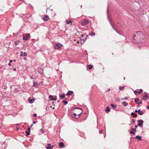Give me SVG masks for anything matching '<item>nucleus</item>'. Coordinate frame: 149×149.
I'll list each match as a JSON object with an SVG mask.
<instances>
[{
  "mask_svg": "<svg viewBox=\"0 0 149 149\" xmlns=\"http://www.w3.org/2000/svg\"><path fill=\"white\" fill-rule=\"evenodd\" d=\"M136 32H134L135 35L133 36V38L136 42L139 44L144 42L145 38L144 34L140 31Z\"/></svg>",
  "mask_w": 149,
  "mask_h": 149,
  "instance_id": "nucleus-1",
  "label": "nucleus"
},
{
  "mask_svg": "<svg viewBox=\"0 0 149 149\" xmlns=\"http://www.w3.org/2000/svg\"><path fill=\"white\" fill-rule=\"evenodd\" d=\"M89 20L87 19H84L83 20L82 23L81 25L83 26H84L85 27H88L87 25L89 24Z\"/></svg>",
  "mask_w": 149,
  "mask_h": 149,
  "instance_id": "nucleus-2",
  "label": "nucleus"
},
{
  "mask_svg": "<svg viewBox=\"0 0 149 149\" xmlns=\"http://www.w3.org/2000/svg\"><path fill=\"white\" fill-rule=\"evenodd\" d=\"M81 36L83 38L82 39H81V42H84L85 41V40H86V38H87L88 37V36L86 34H84L81 35Z\"/></svg>",
  "mask_w": 149,
  "mask_h": 149,
  "instance_id": "nucleus-3",
  "label": "nucleus"
},
{
  "mask_svg": "<svg viewBox=\"0 0 149 149\" xmlns=\"http://www.w3.org/2000/svg\"><path fill=\"white\" fill-rule=\"evenodd\" d=\"M81 114V112H80V113L78 114V115H77L76 113H74L72 114V116L73 117L78 119L80 117V115Z\"/></svg>",
  "mask_w": 149,
  "mask_h": 149,
  "instance_id": "nucleus-4",
  "label": "nucleus"
},
{
  "mask_svg": "<svg viewBox=\"0 0 149 149\" xmlns=\"http://www.w3.org/2000/svg\"><path fill=\"white\" fill-rule=\"evenodd\" d=\"M62 46V45L60 43L57 44L54 46V47L55 49H58Z\"/></svg>",
  "mask_w": 149,
  "mask_h": 149,
  "instance_id": "nucleus-5",
  "label": "nucleus"
},
{
  "mask_svg": "<svg viewBox=\"0 0 149 149\" xmlns=\"http://www.w3.org/2000/svg\"><path fill=\"white\" fill-rule=\"evenodd\" d=\"M137 122L139 123L138 125L139 127H141L142 125H143V120H138Z\"/></svg>",
  "mask_w": 149,
  "mask_h": 149,
  "instance_id": "nucleus-6",
  "label": "nucleus"
},
{
  "mask_svg": "<svg viewBox=\"0 0 149 149\" xmlns=\"http://www.w3.org/2000/svg\"><path fill=\"white\" fill-rule=\"evenodd\" d=\"M30 35L29 34H27L26 35L23 37V39L25 40H26L28 38H30Z\"/></svg>",
  "mask_w": 149,
  "mask_h": 149,
  "instance_id": "nucleus-7",
  "label": "nucleus"
},
{
  "mask_svg": "<svg viewBox=\"0 0 149 149\" xmlns=\"http://www.w3.org/2000/svg\"><path fill=\"white\" fill-rule=\"evenodd\" d=\"M136 131V129L135 128H132L131 131L130 132V133L131 134H135L134 132Z\"/></svg>",
  "mask_w": 149,
  "mask_h": 149,
  "instance_id": "nucleus-8",
  "label": "nucleus"
},
{
  "mask_svg": "<svg viewBox=\"0 0 149 149\" xmlns=\"http://www.w3.org/2000/svg\"><path fill=\"white\" fill-rule=\"evenodd\" d=\"M42 19L44 21H47L49 19V17L48 15H46Z\"/></svg>",
  "mask_w": 149,
  "mask_h": 149,
  "instance_id": "nucleus-9",
  "label": "nucleus"
},
{
  "mask_svg": "<svg viewBox=\"0 0 149 149\" xmlns=\"http://www.w3.org/2000/svg\"><path fill=\"white\" fill-rule=\"evenodd\" d=\"M73 93V91H69L67 92L66 95L68 96H70L72 95Z\"/></svg>",
  "mask_w": 149,
  "mask_h": 149,
  "instance_id": "nucleus-10",
  "label": "nucleus"
},
{
  "mask_svg": "<svg viewBox=\"0 0 149 149\" xmlns=\"http://www.w3.org/2000/svg\"><path fill=\"white\" fill-rule=\"evenodd\" d=\"M21 56H26L27 55V53L25 52H21V53L20 54Z\"/></svg>",
  "mask_w": 149,
  "mask_h": 149,
  "instance_id": "nucleus-11",
  "label": "nucleus"
},
{
  "mask_svg": "<svg viewBox=\"0 0 149 149\" xmlns=\"http://www.w3.org/2000/svg\"><path fill=\"white\" fill-rule=\"evenodd\" d=\"M59 146L61 148H64V145L63 143L62 142H61L59 143Z\"/></svg>",
  "mask_w": 149,
  "mask_h": 149,
  "instance_id": "nucleus-12",
  "label": "nucleus"
},
{
  "mask_svg": "<svg viewBox=\"0 0 149 149\" xmlns=\"http://www.w3.org/2000/svg\"><path fill=\"white\" fill-rule=\"evenodd\" d=\"M59 97L60 98L63 99L65 97V95L64 94H60L59 95Z\"/></svg>",
  "mask_w": 149,
  "mask_h": 149,
  "instance_id": "nucleus-13",
  "label": "nucleus"
},
{
  "mask_svg": "<svg viewBox=\"0 0 149 149\" xmlns=\"http://www.w3.org/2000/svg\"><path fill=\"white\" fill-rule=\"evenodd\" d=\"M148 96L147 95V94H146L143 97V99L144 100H147Z\"/></svg>",
  "mask_w": 149,
  "mask_h": 149,
  "instance_id": "nucleus-14",
  "label": "nucleus"
},
{
  "mask_svg": "<svg viewBox=\"0 0 149 149\" xmlns=\"http://www.w3.org/2000/svg\"><path fill=\"white\" fill-rule=\"evenodd\" d=\"M33 86L35 87H37L38 86V84L37 83L33 81Z\"/></svg>",
  "mask_w": 149,
  "mask_h": 149,
  "instance_id": "nucleus-15",
  "label": "nucleus"
},
{
  "mask_svg": "<svg viewBox=\"0 0 149 149\" xmlns=\"http://www.w3.org/2000/svg\"><path fill=\"white\" fill-rule=\"evenodd\" d=\"M131 115H132L134 117L136 118L137 116V114L134 113L132 112L131 113Z\"/></svg>",
  "mask_w": 149,
  "mask_h": 149,
  "instance_id": "nucleus-16",
  "label": "nucleus"
},
{
  "mask_svg": "<svg viewBox=\"0 0 149 149\" xmlns=\"http://www.w3.org/2000/svg\"><path fill=\"white\" fill-rule=\"evenodd\" d=\"M28 100H29V102L30 104L32 103L33 102V101H34V99H31L29 98Z\"/></svg>",
  "mask_w": 149,
  "mask_h": 149,
  "instance_id": "nucleus-17",
  "label": "nucleus"
},
{
  "mask_svg": "<svg viewBox=\"0 0 149 149\" xmlns=\"http://www.w3.org/2000/svg\"><path fill=\"white\" fill-rule=\"evenodd\" d=\"M139 111L138 112V113L140 115H142L143 114V112L142 111H141L140 109L139 110Z\"/></svg>",
  "mask_w": 149,
  "mask_h": 149,
  "instance_id": "nucleus-18",
  "label": "nucleus"
},
{
  "mask_svg": "<svg viewBox=\"0 0 149 149\" xmlns=\"http://www.w3.org/2000/svg\"><path fill=\"white\" fill-rule=\"evenodd\" d=\"M136 139H138L139 140H140L141 139V136L137 135L136 136Z\"/></svg>",
  "mask_w": 149,
  "mask_h": 149,
  "instance_id": "nucleus-19",
  "label": "nucleus"
},
{
  "mask_svg": "<svg viewBox=\"0 0 149 149\" xmlns=\"http://www.w3.org/2000/svg\"><path fill=\"white\" fill-rule=\"evenodd\" d=\"M110 111V109L109 107H107L105 109L106 112H109Z\"/></svg>",
  "mask_w": 149,
  "mask_h": 149,
  "instance_id": "nucleus-20",
  "label": "nucleus"
},
{
  "mask_svg": "<svg viewBox=\"0 0 149 149\" xmlns=\"http://www.w3.org/2000/svg\"><path fill=\"white\" fill-rule=\"evenodd\" d=\"M110 105L114 109L116 108V106L114 105L113 104H111Z\"/></svg>",
  "mask_w": 149,
  "mask_h": 149,
  "instance_id": "nucleus-21",
  "label": "nucleus"
},
{
  "mask_svg": "<svg viewBox=\"0 0 149 149\" xmlns=\"http://www.w3.org/2000/svg\"><path fill=\"white\" fill-rule=\"evenodd\" d=\"M123 104L125 106H127L128 105V103L126 102H123Z\"/></svg>",
  "mask_w": 149,
  "mask_h": 149,
  "instance_id": "nucleus-22",
  "label": "nucleus"
},
{
  "mask_svg": "<svg viewBox=\"0 0 149 149\" xmlns=\"http://www.w3.org/2000/svg\"><path fill=\"white\" fill-rule=\"evenodd\" d=\"M93 68V66L92 65H88V68L89 69H91L92 68Z\"/></svg>",
  "mask_w": 149,
  "mask_h": 149,
  "instance_id": "nucleus-23",
  "label": "nucleus"
},
{
  "mask_svg": "<svg viewBox=\"0 0 149 149\" xmlns=\"http://www.w3.org/2000/svg\"><path fill=\"white\" fill-rule=\"evenodd\" d=\"M124 88V86L122 87L121 86H120L119 87V89L120 91L122 90Z\"/></svg>",
  "mask_w": 149,
  "mask_h": 149,
  "instance_id": "nucleus-24",
  "label": "nucleus"
},
{
  "mask_svg": "<svg viewBox=\"0 0 149 149\" xmlns=\"http://www.w3.org/2000/svg\"><path fill=\"white\" fill-rule=\"evenodd\" d=\"M49 100L50 101H52V100L51 99H53V96L52 95H50L49 96Z\"/></svg>",
  "mask_w": 149,
  "mask_h": 149,
  "instance_id": "nucleus-25",
  "label": "nucleus"
},
{
  "mask_svg": "<svg viewBox=\"0 0 149 149\" xmlns=\"http://www.w3.org/2000/svg\"><path fill=\"white\" fill-rule=\"evenodd\" d=\"M90 34L92 36H95V33L94 32H93L92 31H91V33H90Z\"/></svg>",
  "mask_w": 149,
  "mask_h": 149,
  "instance_id": "nucleus-26",
  "label": "nucleus"
},
{
  "mask_svg": "<svg viewBox=\"0 0 149 149\" xmlns=\"http://www.w3.org/2000/svg\"><path fill=\"white\" fill-rule=\"evenodd\" d=\"M139 99L138 98H136L135 99L134 101L136 103H137V102L139 101Z\"/></svg>",
  "mask_w": 149,
  "mask_h": 149,
  "instance_id": "nucleus-27",
  "label": "nucleus"
},
{
  "mask_svg": "<svg viewBox=\"0 0 149 149\" xmlns=\"http://www.w3.org/2000/svg\"><path fill=\"white\" fill-rule=\"evenodd\" d=\"M54 147V146H51V147H46V149H52V148Z\"/></svg>",
  "mask_w": 149,
  "mask_h": 149,
  "instance_id": "nucleus-28",
  "label": "nucleus"
},
{
  "mask_svg": "<svg viewBox=\"0 0 149 149\" xmlns=\"http://www.w3.org/2000/svg\"><path fill=\"white\" fill-rule=\"evenodd\" d=\"M143 92V91L142 90V89H140V91H138V93L139 94H141Z\"/></svg>",
  "mask_w": 149,
  "mask_h": 149,
  "instance_id": "nucleus-29",
  "label": "nucleus"
},
{
  "mask_svg": "<svg viewBox=\"0 0 149 149\" xmlns=\"http://www.w3.org/2000/svg\"><path fill=\"white\" fill-rule=\"evenodd\" d=\"M26 132V136L29 135L30 134V131H27Z\"/></svg>",
  "mask_w": 149,
  "mask_h": 149,
  "instance_id": "nucleus-30",
  "label": "nucleus"
},
{
  "mask_svg": "<svg viewBox=\"0 0 149 149\" xmlns=\"http://www.w3.org/2000/svg\"><path fill=\"white\" fill-rule=\"evenodd\" d=\"M66 21H67V23L68 24H69L70 23H72V21L71 20H70L69 21H67V20H66Z\"/></svg>",
  "mask_w": 149,
  "mask_h": 149,
  "instance_id": "nucleus-31",
  "label": "nucleus"
},
{
  "mask_svg": "<svg viewBox=\"0 0 149 149\" xmlns=\"http://www.w3.org/2000/svg\"><path fill=\"white\" fill-rule=\"evenodd\" d=\"M55 98L51 99L52 100L55 101L57 100L56 96H55Z\"/></svg>",
  "mask_w": 149,
  "mask_h": 149,
  "instance_id": "nucleus-32",
  "label": "nucleus"
},
{
  "mask_svg": "<svg viewBox=\"0 0 149 149\" xmlns=\"http://www.w3.org/2000/svg\"><path fill=\"white\" fill-rule=\"evenodd\" d=\"M15 46H16L18 44L19 42L18 41H15Z\"/></svg>",
  "mask_w": 149,
  "mask_h": 149,
  "instance_id": "nucleus-33",
  "label": "nucleus"
},
{
  "mask_svg": "<svg viewBox=\"0 0 149 149\" xmlns=\"http://www.w3.org/2000/svg\"><path fill=\"white\" fill-rule=\"evenodd\" d=\"M63 102L65 104V105L66 104L68 103V102L67 101H63Z\"/></svg>",
  "mask_w": 149,
  "mask_h": 149,
  "instance_id": "nucleus-34",
  "label": "nucleus"
},
{
  "mask_svg": "<svg viewBox=\"0 0 149 149\" xmlns=\"http://www.w3.org/2000/svg\"><path fill=\"white\" fill-rule=\"evenodd\" d=\"M128 99V97H125L124 98V100H126L127 99ZM121 100H123V98H122V99H121Z\"/></svg>",
  "mask_w": 149,
  "mask_h": 149,
  "instance_id": "nucleus-35",
  "label": "nucleus"
},
{
  "mask_svg": "<svg viewBox=\"0 0 149 149\" xmlns=\"http://www.w3.org/2000/svg\"><path fill=\"white\" fill-rule=\"evenodd\" d=\"M76 109H80L81 110V113H82L83 112V111H82V109H81L80 108H78V107H77V108H76Z\"/></svg>",
  "mask_w": 149,
  "mask_h": 149,
  "instance_id": "nucleus-36",
  "label": "nucleus"
},
{
  "mask_svg": "<svg viewBox=\"0 0 149 149\" xmlns=\"http://www.w3.org/2000/svg\"><path fill=\"white\" fill-rule=\"evenodd\" d=\"M40 131L42 133H43L44 132V130L42 129H41L40 130Z\"/></svg>",
  "mask_w": 149,
  "mask_h": 149,
  "instance_id": "nucleus-37",
  "label": "nucleus"
},
{
  "mask_svg": "<svg viewBox=\"0 0 149 149\" xmlns=\"http://www.w3.org/2000/svg\"><path fill=\"white\" fill-rule=\"evenodd\" d=\"M134 93L136 94L137 93H138V91H134Z\"/></svg>",
  "mask_w": 149,
  "mask_h": 149,
  "instance_id": "nucleus-38",
  "label": "nucleus"
},
{
  "mask_svg": "<svg viewBox=\"0 0 149 149\" xmlns=\"http://www.w3.org/2000/svg\"><path fill=\"white\" fill-rule=\"evenodd\" d=\"M142 103V102H139L137 103V104H141Z\"/></svg>",
  "mask_w": 149,
  "mask_h": 149,
  "instance_id": "nucleus-39",
  "label": "nucleus"
},
{
  "mask_svg": "<svg viewBox=\"0 0 149 149\" xmlns=\"http://www.w3.org/2000/svg\"><path fill=\"white\" fill-rule=\"evenodd\" d=\"M47 146H48L47 147H51L50 146H51V145L50 144L48 143L47 144Z\"/></svg>",
  "mask_w": 149,
  "mask_h": 149,
  "instance_id": "nucleus-40",
  "label": "nucleus"
},
{
  "mask_svg": "<svg viewBox=\"0 0 149 149\" xmlns=\"http://www.w3.org/2000/svg\"><path fill=\"white\" fill-rule=\"evenodd\" d=\"M37 116V115L36 113H34L33 114V116L34 117H36Z\"/></svg>",
  "mask_w": 149,
  "mask_h": 149,
  "instance_id": "nucleus-41",
  "label": "nucleus"
},
{
  "mask_svg": "<svg viewBox=\"0 0 149 149\" xmlns=\"http://www.w3.org/2000/svg\"><path fill=\"white\" fill-rule=\"evenodd\" d=\"M37 123V121H33V123L34 124H36Z\"/></svg>",
  "mask_w": 149,
  "mask_h": 149,
  "instance_id": "nucleus-42",
  "label": "nucleus"
},
{
  "mask_svg": "<svg viewBox=\"0 0 149 149\" xmlns=\"http://www.w3.org/2000/svg\"><path fill=\"white\" fill-rule=\"evenodd\" d=\"M135 120L134 119H133L132 120V122L134 123L135 122Z\"/></svg>",
  "mask_w": 149,
  "mask_h": 149,
  "instance_id": "nucleus-43",
  "label": "nucleus"
},
{
  "mask_svg": "<svg viewBox=\"0 0 149 149\" xmlns=\"http://www.w3.org/2000/svg\"><path fill=\"white\" fill-rule=\"evenodd\" d=\"M30 129H31V128L30 127H29L28 128V131H30Z\"/></svg>",
  "mask_w": 149,
  "mask_h": 149,
  "instance_id": "nucleus-44",
  "label": "nucleus"
},
{
  "mask_svg": "<svg viewBox=\"0 0 149 149\" xmlns=\"http://www.w3.org/2000/svg\"><path fill=\"white\" fill-rule=\"evenodd\" d=\"M102 130H100V131H99V133H102Z\"/></svg>",
  "mask_w": 149,
  "mask_h": 149,
  "instance_id": "nucleus-45",
  "label": "nucleus"
},
{
  "mask_svg": "<svg viewBox=\"0 0 149 149\" xmlns=\"http://www.w3.org/2000/svg\"><path fill=\"white\" fill-rule=\"evenodd\" d=\"M139 111V110H135V112H136V113H137V112H138Z\"/></svg>",
  "mask_w": 149,
  "mask_h": 149,
  "instance_id": "nucleus-46",
  "label": "nucleus"
},
{
  "mask_svg": "<svg viewBox=\"0 0 149 149\" xmlns=\"http://www.w3.org/2000/svg\"><path fill=\"white\" fill-rule=\"evenodd\" d=\"M110 90V89L109 88L108 89H107V92H109Z\"/></svg>",
  "mask_w": 149,
  "mask_h": 149,
  "instance_id": "nucleus-47",
  "label": "nucleus"
},
{
  "mask_svg": "<svg viewBox=\"0 0 149 149\" xmlns=\"http://www.w3.org/2000/svg\"><path fill=\"white\" fill-rule=\"evenodd\" d=\"M12 61H13L12 60H10L9 61L10 63L12 62Z\"/></svg>",
  "mask_w": 149,
  "mask_h": 149,
  "instance_id": "nucleus-48",
  "label": "nucleus"
},
{
  "mask_svg": "<svg viewBox=\"0 0 149 149\" xmlns=\"http://www.w3.org/2000/svg\"><path fill=\"white\" fill-rule=\"evenodd\" d=\"M137 127H138V126H137V125H135V128H137Z\"/></svg>",
  "mask_w": 149,
  "mask_h": 149,
  "instance_id": "nucleus-49",
  "label": "nucleus"
},
{
  "mask_svg": "<svg viewBox=\"0 0 149 149\" xmlns=\"http://www.w3.org/2000/svg\"><path fill=\"white\" fill-rule=\"evenodd\" d=\"M10 65H11V64L10 63L8 64V65L10 66Z\"/></svg>",
  "mask_w": 149,
  "mask_h": 149,
  "instance_id": "nucleus-50",
  "label": "nucleus"
},
{
  "mask_svg": "<svg viewBox=\"0 0 149 149\" xmlns=\"http://www.w3.org/2000/svg\"><path fill=\"white\" fill-rule=\"evenodd\" d=\"M134 139L133 137H131V139Z\"/></svg>",
  "mask_w": 149,
  "mask_h": 149,
  "instance_id": "nucleus-51",
  "label": "nucleus"
},
{
  "mask_svg": "<svg viewBox=\"0 0 149 149\" xmlns=\"http://www.w3.org/2000/svg\"><path fill=\"white\" fill-rule=\"evenodd\" d=\"M33 125H31V127H30L31 128V127L33 126Z\"/></svg>",
  "mask_w": 149,
  "mask_h": 149,
  "instance_id": "nucleus-52",
  "label": "nucleus"
},
{
  "mask_svg": "<svg viewBox=\"0 0 149 149\" xmlns=\"http://www.w3.org/2000/svg\"><path fill=\"white\" fill-rule=\"evenodd\" d=\"M57 102H59V100H58L57 101Z\"/></svg>",
  "mask_w": 149,
  "mask_h": 149,
  "instance_id": "nucleus-53",
  "label": "nucleus"
},
{
  "mask_svg": "<svg viewBox=\"0 0 149 149\" xmlns=\"http://www.w3.org/2000/svg\"><path fill=\"white\" fill-rule=\"evenodd\" d=\"M15 61H15V60H13V61H14V62Z\"/></svg>",
  "mask_w": 149,
  "mask_h": 149,
  "instance_id": "nucleus-54",
  "label": "nucleus"
},
{
  "mask_svg": "<svg viewBox=\"0 0 149 149\" xmlns=\"http://www.w3.org/2000/svg\"><path fill=\"white\" fill-rule=\"evenodd\" d=\"M124 80H125V77H124Z\"/></svg>",
  "mask_w": 149,
  "mask_h": 149,
  "instance_id": "nucleus-55",
  "label": "nucleus"
},
{
  "mask_svg": "<svg viewBox=\"0 0 149 149\" xmlns=\"http://www.w3.org/2000/svg\"><path fill=\"white\" fill-rule=\"evenodd\" d=\"M16 70V69H14V70Z\"/></svg>",
  "mask_w": 149,
  "mask_h": 149,
  "instance_id": "nucleus-56",
  "label": "nucleus"
},
{
  "mask_svg": "<svg viewBox=\"0 0 149 149\" xmlns=\"http://www.w3.org/2000/svg\"><path fill=\"white\" fill-rule=\"evenodd\" d=\"M54 102H52V104H54Z\"/></svg>",
  "mask_w": 149,
  "mask_h": 149,
  "instance_id": "nucleus-57",
  "label": "nucleus"
},
{
  "mask_svg": "<svg viewBox=\"0 0 149 149\" xmlns=\"http://www.w3.org/2000/svg\"><path fill=\"white\" fill-rule=\"evenodd\" d=\"M114 30H116V29H115V28H114Z\"/></svg>",
  "mask_w": 149,
  "mask_h": 149,
  "instance_id": "nucleus-58",
  "label": "nucleus"
},
{
  "mask_svg": "<svg viewBox=\"0 0 149 149\" xmlns=\"http://www.w3.org/2000/svg\"><path fill=\"white\" fill-rule=\"evenodd\" d=\"M112 54L113 55V53H112Z\"/></svg>",
  "mask_w": 149,
  "mask_h": 149,
  "instance_id": "nucleus-59",
  "label": "nucleus"
},
{
  "mask_svg": "<svg viewBox=\"0 0 149 149\" xmlns=\"http://www.w3.org/2000/svg\"><path fill=\"white\" fill-rule=\"evenodd\" d=\"M17 130H18V128H17Z\"/></svg>",
  "mask_w": 149,
  "mask_h": 149,
  "instance_id": "nucleus-60",
  "label": "nucleus"
}]
</instances>
